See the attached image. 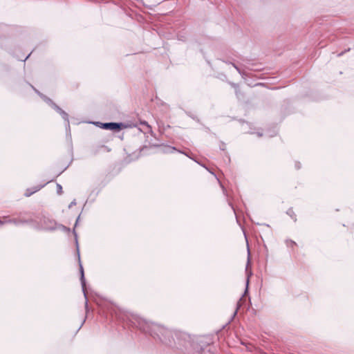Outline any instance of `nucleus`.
Wrapping results in <instances>:
<instances>
[{"mask_svg":"<svg viewBox=\"0 0 354 354\" xmlns=\"http://www.w3.org/2000/svg\"><path fill=\"white\" fill-rule=\"evenodd\" d=\"M138 326L145 333H150L154 338L159 339L162 343L169 346H171L173 343H175L174 336L178 340L181 336L180 333L172 331L164 326L143 319L138 321Z\"/></svg>","mask_w":354,"mask_h":354,"instance_id":"obj_1","label":"nucleus"},{"mask_svg":"<svg viewBox=\"0 0 354 354\" xmlns=\"http://www.w3.org/2000/svg\"><path fill=\"white\" fill-rule=\"evenodd\" d=\"M95 126L112 131H118L122 129L136 127L138 124V122H106L102 123L100 122H92Z\"/></svg>","mask_w":354,"mask_h":354,"instance_id":"obj_2","label":"nucleus"},{"mask_svg":"<svg viewBox=\"0 0 354 354\" xmlns=\"http://www.w3.org/2000/svg\"><path fill=\"white\" fill-rule=\"evenodd\" d=\"M36 92L41 96V97L48 104L50 107L55 111H63L59 106H57L55 103L53 102L51 99L48 97L47 96L43 95L42 93H40L39 91H36Z\"/></svg>","mask_w":354,"mask_h":354,"instance_id":"obj_3","label":"nucleus"},{"mask_svg":"<svg viewBox=\"0 0 354 354\" xmlns=\"http://www.w3.org/2000/svg\"><path fill=\"white\" fill-rule=\"evenodd\" d=\"M80 274H81V277H80L81 283H82V289H83V291L84 293V296L86 298V291H85L86 281H85V279H84V270H83V267L81 264L80 265ZM85 304H86V306H87V299H86Z\"/></svg>","mask_w":354,"mask_h":354,"instance_id":"obj_4","label":"nucleus"},{"mask_svg":"<svg viewBox=\"0 0 354 354\" xmlns=\"http://www.w3.org/2000/svg\"><path fill=\"white\" fill-rule=\"evenodd\" d=\"M43 187H44V185H37L36 187H33L32 189H27L26 190V192H25L24 195L26 197H29L32 194H33L34 193H35V192H38L39 190H40Z\"/></svg>","mask_w":354,"mask_h":354,"instance_id":"obj_5","label":"nucleus"},{"mask_svg":"<svg viewBox=\"0 0 354 354\" xmlns=\"http://www.w3.org/2000/svg\"><path fill=\"white\" fill-rule=\"evenodd\" d=\"M224 62H225L226 64H232L233 66V67L238 71V73L243 77H245V76H248V73L246 72H244L243 71H241L240 69V68L234 63L232 62H225V61H223Z\"/></svg>","mask_w":354,"mask_h":354,"instance_id":"obj_6","label":"nucleus"},{"mask_svg":"<svg viewBox=\"0 0 354 354\" xmlns=\"http://www.w3.org/2000/svg\"><path fill=\"white\" fill-rule=\"evenodd\" d=\"M26 223V221L25 220H23L20 218H11V223H13L16 225H18L19 224H22V223Z\"/></svg>","mask_w":354,"mask_h":354,"instance_id":"obj_7","label":"nucleus"},{"mask_svg":"<svg viewBox=\"0 0 354 354\" xmlns=\"http://www.w3.org/2000/svg\"><path fill=\"white\" fill-rule=\"evenodd\" d=\"M139 123L143 126H145L147 128V130L149 131L151 130V127L149 125L148 122L145 120H139Z\"/></svg>","mask_w":354,"mask_h":354,"instance_id":"obj_8","label":"nucleus"},{"mask_svg":"<svg viewBox=\"0 0 354 354\" xmlns=\"http://www.w3.org/2000/svg\"><path fill=\"white\" fill-rule=\"evenodd\" d=\"M3 218V225L11 223V218L9 216H4Z\"/></svg>","mask_w":354,"mask_h":354,"instance_id":"obj_9","label":"nucleus"},{"mask_svg":"<svg viewBox=\"0 0 354 354\" xmlns=\"http://www.w3.org/2000/svg\"><path fill=\"white\" fill-rule=\"evenodd\" d=\"M236 95L239 99L241 96L243 95V93L240 91L239 88L235 90Z\"/></svg>","mask_w":354,"mask_h":354,"instance_id":"obj_10","label":"nucleus"},{"mask_svg":"<svg viewBox=\"0 0 354 354\" xmlns=\"http://www.w3.org/2000/svg\"><path fill=\"white\" fill-rule=\"evenodd\" d=\"M57 192L59 195L62 194V187L59 184H57Z\"/></svg>","mask_w":354,"mask_h":354,"instance_id":"obj_11","label":"nucleus"},{"mask_svg":"<svg viewBox=\"0 0 354 354\" xmlns=\"http://www.w3.org/2000/svg\"><path fill=\"white\" fill-rule=\"evenodd\" d=\"M231 84H232V86L233 87H234V88H235V90H236V89H237V88H239V86H238V85H236V84H234V83H232Z\"/></svg>","mask_w":354,"mask_h":354,"instance_id":"obj_12","label":"nucleus"},{"mask_svg":"<svg viewBox=\"0 0 354 354\" xmlns=\"http://www.w3.org/2000/svg\"><path fill=\"white\" fill-rule=\"evenodd\" d=\"M32 53H29L24 59H22L23 62H25L31 55Z\"/></svg>","mask_w":354,"mask_h":354,"instance_id":"obj_13","label":"nucleus"},{"mask_svg":"<svg viewBox=\"0 0 354 354\" xmlns=\"http://www.w3.org/2000/svg\"><path fill=\"white\" fill-rule=\"evenodd\" d=\"M75 204H76V203H75V201H73V202H71V203L69 205V207H71L73 205H75Z\"/></svg>","mask_w":354,"mask_h":354,"instance_id":"obj_14","label":"nucleus"},{"mask_svg":"<svg viewBox=\"0 0 354 354\" xmlns=\"http://www.w3.org/2000/svg\"><path fill=\"white\" fill-rule=\"evenodd\" d=\"M3 225V218L2 217H0V226Z\"/></svg>","mask_w":354,"mask_h":354,"instance_id":"obj_15","label":"nucleus"},{"mask_svg":"<svg viewBox=\"0 0 354 354\" xmlns=\"http://www.w3.org/2000/svg\"><path fill=\"white\" fill-rule=\"evenodd\" d=\"M62 113H63V118H66L67 117V113H66V112H62Z\"/></svg>","mask_w":354,"mask_h":354,"instance_id":"obj_16","label":"nucleus"},{"mask_svg":"<svg viewBox=\"0 0 354 354\" xmlns=\"http://www.w3.org/2000/svg\"><path fill=\"white\" fill-rule=\"evenodd\" d=\"M239 307V305H238L237 308H236V311L234 312V314H236V311H237Z\"/></svg>","mask_w":354,"mask_h":354,"instance_id":"obj_17","label":"nucleus"},{"mask_svg":"<svg viewBox=\"0 0 354 354\" xmlns=\"http://www.w3.org/2000/svg\"><path fill=\"white\" fill-rule=\"evenodd\" d=\"M343 53H344L343 52H342V53H339V54L338 55V56H341V55H343Z\"/></svg>","mask_w":354,"mask_h":354,"instance_id":"obj_18","label":"nucleus"},{"mask_svg":"<svg viewBox=\"0 0 354 354\" xmlns=\"http://www.w3.org/2000/svg\"><path fill=\"white\" fill-rule=\"evenodd\" d=\"M291 244L295 245V243L294 241H291Z\"/></svg>","mask_w":354,"mask_h":354,"instance_id":"obj_19","label":"nucleus"},{"mask_svg":"<svg viewBox=\"0 0 354 354\" xmlns=\"http://www.w3.org/2000/svg\"><path fill=\"white\" fill-rule=\"evenodd\" d=\"M258 136H261V133H258Z\"/></svg>","mask_w":354,"mask_h":354,"instance_id":"obj_20","label":"nucleus"}]
</instances>
